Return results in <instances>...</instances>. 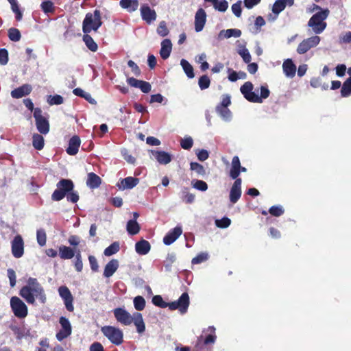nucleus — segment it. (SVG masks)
Instances as JSON below:
<instances>
[{
    "mask_svg": "<svg viewBox=\"0 0 351 351\" xmlns=\"http://www.w3.org/2000/svg\"><path fill=\"white\" fill-rule=\"evenodd\" d=\"M19 295L29 304H34L36 300H38L41 304H45L47 302V296L43 287L34 278L30 277L27 279V284L21 289Z\"/></svg>",
    "mask_w": 351,
    "mask_h": 351,
    "instance_id": "nucleus-1",
    "label": "nucleus"
},
{
    "mask_svg": "<svg viewBox=\"0 0 351 351\" xmlns=\"http://www.w3.org/2000/svg\"><path fill=\"white\" fill-rule=\"evenodd\" d=\"M254 86L252 82H246L241 86L240 90L244 97L250 102L262 103L263 100L269 96V90L266 86L261 87V95L253 91Z\"/></svg>",
    "mask_w": 351,
    "mask_h": 351,
    "instance_id": "nucleus-2",
    "label": "nucleus"
},
{
    "mask_svg": "<svg viewBox=\"0 0 351 351\" xmlns=\"http://www.w3.org/2000/svg\"><path fill=\"white\" fill-rule=\"evenodd\" d=\"M101 25L100 11L95 10L93 13L88 12L86 14L82 23V31L84 34H88L91 31L97 32Z\"/></svg>",
    "mask_w": 351,
    "mask_h": 351,
    "instance_id": "nucleus-3",
    "label": "nucleus"
},
{
    "mask_svg": "<svg viewBox=\"0 0 351 351\" xmlns=\"http://www.w3.org/2000/svg\"><path fill=\"white\" fill-rule=\"evenodd\" d=\"M329 10L325 9L313 14L308 22V25L312 28L316 34H321L326 27V23L324 21L328 16Z\"/></svg>",
    "mask_w": 351,
    "mask_h": 351,
    "instance_id": "nucleus-4",
    "label": "nucleus"
},
{
    "mask_svg": "<svg viewBox=\"0 0 351 351\" xmlns=\"http://www.w3.org/2000/svg\"><path fill=\"white\" fill-rule=\"evenodd\" d=\"M103 335L113 344L119 346L123 342V331L119 328L105 326L101 328Z\"/></svg>",
    "mask_w": 351,
    "mask_h": 351,
    "instance_id": "nucleus-5",
    "label": "nucleus"
},
{
    "mask_svg": "<svg viewBox=\"0 0 351 351\" xmlns=\"http://www.w3.org/2000/svg\"><path fill=\"white\" fill-rule=\"evenodd\" d=\"M10 307L14 315L20 319H23L28 314L27 305L18 297L13 296L10 299Z\"/></svg>",
    "mask_w": 351,
    "mask_h": 351,
    "instance_id": "nucleus-6",
    "label": "nucleus"
},
{
    "mask_svg": "<svg viewBox=\"0 0 351 351\" xmlns=\"http://www.w3.org/2000/svg\"><path fill=\"white\" fill-rule=\"evenodd\" d=\"M320 42V37L313 36L312 37L304 39L298 46L297 52L299 54H304L311 49L315 47Z\"/></svg>",
    "mask_w": 351,
    "mask_h": 351,
    "instance_id": "nucleus-7",
    "label": "nucleus"
},
{
    "mask_svg": "<svg viewBox=\"0 0 351 351\" xmlns=\"http://www.w3.org/2000/svg\"><path fill=\"white\" fill-rule=\"evenodd\" d=\"M34 117L37 130L43 134H47L49 131V124L47 119L42 115V110L40 108L34 109Z\"/></svg>",
    "mask_w": 351,
    "mask_h": 351,
    "instance_id": "nucleus-8",
    "label": "nucleus"
},
{
    "mask_svg": "<svg viewBox=\"0 0 351 351\" xmlns=\"http://www.w3.org/2000/svg\"><path fill=\"white\" fill-rule=\"evenodd\" d=\"M167 305L171 310L178 309L180 312L183 314L186 312L189 305V295L186 293H184L181 295L178 301L167 303Z\"/></svg>",
    "mask_w": 351,
    "mask_h": 351,
    "instance_id": "nucleus-9",
    "label": "nucleus"
},
{
    "mask_svg": "<svg viewBox=\"0 0 351 351\" xmlns=\"http://www.w3.org/2000/svg\"><path fill=\"white\" fill-rule=\"evenodd\" d=\"M58 293L64 301L66 310L69 312H73L74 311L73 305V297L69 288L66 286H60L58 288Z\"/></svg>",
    "mask_w": 351,
    "mask_h": 351,
    "instance_id": "nucleus-10",
    "label": "nucleus"
},
{
    "mask_svg": "<svg viewBox=\"0 0 351 351\" xmlns=\"http://www.w3.org/2000/svg\"><path fill=\"white\" fill-rule=\"evenodd\" d=\"M113 313L117 321L121 324L128 326L132 323V315L128 313L125 309L117 308L114 309Z\"/></svg>",
    "mask_w": 351,
    "mask_h": 351,
    "instance_id": "nucleus-11",
    "label": "nucleus"
},
{
    "mask_svg": "<svg viewBox=\"0 0 351 351\" xmlns=\"http://www.w3.org/2000/svg\"><path fill=\"white\" fill-rule=\"evenodd\" d=\"M61 329L56 334V338L59 341H62L71 334V326L68 319L64 317L60 318Z\"/></svg>",
    "mask_w": 351,
    "mask_h": 351,
    "instance_id": "nucleus-12",
    "label": "nucleus"
},
{
    "mask_svg": "<svg viewBox=\"0 0 351 351\" xmlns=\"http://www.w3.org/2000/svg\"><path fill=\"white\" fill-rule=\"evenodd\" d=\"M12 253L15 258H21L24 253V242L20 235L16 236L12 241Z\"/></svg>",
    "mask_w": 351,
    "mask_h": 351,
    "instance_id": "nucleus-13",
    "label": "nucleus"
},
{
    "mask_svg": "<svg viewBox=\"0 0 351 351\" xmlns=\"http://www.w3.org/2000/svg\"><path fill=\"white\" fill-rule=\"evenodd\" d=\"M127 83L132 87L139 88L144 93H147L151 90L152 86L149 82L132 77L127 79Z\"/></svg>",
    "mask_w": 351,
    "mask_h": 351,
    "instance_id": "nucleus-14",
    "label": "nucleus"
},
{
    "mask_svg": "<svg viewBox=\"0 0 351 351\" xmlns=\"http://www.w3.org/2000/svg\"><path fill=\"white\" fill-rule=\"evenodd\" d=\"M241 195V180L237 179L230 192V200L232 204H235Z\"/></svg>",
    "mask_w": 351,
    "mask_h": 351,
    "instance_id": "nucleus-15",
    "label": "nucleus"
},
{
    "mask_svg": "<svg viewBox=\"0 0 351 351\" xmlns=\"http://www.w3.org/2000/svg\"><path fill=\"white\" fill-rule=\"evenodd\" d=\"M206 14L202 8H199L195 16V29L197 32H201L206 23Z\"/></svg>",
    "mask_w": 351,
    "mask_h": 351,
    "instance_id": "nucleus-16",
    "label": "nucleus"
},
{
    "mask_svg": "<svg viewBox=\"0 0 351 351\" xmlns=\"http://www.w3.org/2000/svg\"><path fill=\"white\" fill-rule=\"evenodd\" d=\"M141 14L142 19L147 23H151L156 19V12L151 9L147 5H143L141 8Z\"/></svg>",
    "mask_w": 351,
    "mask_h": 351,
    "instance_id": "nucleus-17",
    "label": "nucleus"
},
{
    "mask_svg": "<svg viewBox=\"0 0 351 351\" xmlns=\"http://www.w3.org/2000/svg\"><path fill=\"white\" fill-rule=\"evenodd\" d=\"M182 233L180 226H177L170 230L163 238V242L165 245H171L173 243Z\"/></svg>",
    "mask_w": 351,
    "mask_h": 351,
    "instance_id": "nucleus-18",
    "label": "nucleus"
},
{
    "mask_svg": "<svg viewBox=\"0 0 351 351\" xmlns=\"http://www.w3.org/2000/svg\"><path fill=\"white\" fill-rule=\"evenodd\" d=\"M139 182L138 178L134 177H127L122 179L118 184L117 186L121 190L130 189L136 186Z\"/></svg>",
    "mask_w": 351,
    "mask_h": 351,
    "instance_id": "nucleus-19",
    "label": "nucleus"
},
{
    "mask_svg": "<svg viewBox=\"0 0 351 351\" xmlns=\"http://www.w3.org/2000/svg\"><path fill=\"white\" fill-rule=\"evenodd\" d=\"M32 90L31 85L23 84V86L15 88L11 92V96L15 99H19L28 95Z\"/></svg>",
    "mask_w": 351,
    "mask_h": 351,
    "instance_id": "nucleus-20",
    "label": "nucleus"
},
{
    "mask_svg": "<svg viewBox=\"0 0 351 351\" xmlns=\"http://www.w3.org/2000/svg\"><path fill=\"white\" fill-rule=\"evenodd\" d=\"M132 323L136 326V331L139 334H142L145 330V324L143 319V316L140 313H134L132 315Z\"/></svg>",
    "mask_w": 351,
    "mask_h": 351,
    "instance_id": "nucleus-21",
    "label": "nucleus"
},
{
    "mask_svg": "<svg viewBox=\"0 0 351 351\" xmlns=\"http://www.w3.org/2000/svg\"><path fill=\"white\" fill-rule=\"evenodd\" d=\"M282 69L285 75L287 77H293L295 75L296 66L293 64L292 60L287 59L282 64Z\"/></svg>",
    "mask_w": 351,
    "mask_h": 351,
    "instance_id": "nucleus-22",
    "label": "nucleus"
},
{
    "mask_svg": "<svg viewBox=\"0 0 351 351\" xmlns=\"http://www.w3.org/2000/svg\"><path fill=\"white\" fill-rule=\"evenodd\" d=\"M80 143V138L77 136H73L69 140V146L66 149L67 154L71 156L75 155L78 152Z\"/></svg>",
    "mask_w": 351,
    "mask_h": 351,
    "instance_id": "nucleus-23",
    "label": "nucleus"
},
{
    "mask_svg": "<svg viewBox=\"0 0 351 351\" xmlns=\"http://www.w3.org/2000/svg\"><path fill=\"white\" fill-rule=\"evenodd\" d=\"M152 153L161 165H167L171 161V156L164 151H152Z\"/></svg>",
    "mask_w": 351,
    "mask_h": 351,
    "instance_id": "nucleus-24",
    "label": "nucleus"
},
{
    "mask_svg": "<svg viewBox=\"0 0 351 351\" xmlns=\"http://www.w3.org/2000/svg\"><path fill=\"white\" fill-rule=\"evenodd\" d=\"M241 35V31L238 29H228L221 30L218 34V39L230 38L231 37L239 38Z\"/></svg>",
    "mask_w": 351,
    "mask_h": 351,
    "instance_id": "nucleus-25",
    "label": "nucleus"
},
{
    "mask_svg": "<svg viewBox=\"0 0 351 351\" xmlns=\"http://www.w3.org/2000/svg\"><path fill=\"white\" fill-rule=\"evenodd\" d=\"M172 49V44L169 39H165L161 43V49L160 51V56L162 59H167L169 57Z\"/></svg>",
    "mask_w": 351,
    "mask_h": 351,
    "instance_id": "nucleus-26",
    "label": "nucleus"
},
{
    "mask_svg": "<svg viewBox=\"0 0 351 351\" xmlns=\"http://www.w3.org/2000/svg\"><path fill=\"white\" fill-rule=\"evenodd\" d=\"M119 267V262L116 259H112L107 263L104 268V276L106 278L112 276Z\"/></svg>",
    "mask_w": 351,
    "mask_h": 351,
    "instance_id": "nucleus-27",
    "label": "nucleus"
},
{
    "mask_svg": "<svg viewBox=\"0 0 351 351\" xmlns=\"http://www.w3.org/2000/svg\"><path fill=\"white\" fill-rule=\"evenodd\" d=\"M241 168L240 160L238 156H234L232 160V167L230 171V176L232 179H238L237 177L240 174V169Z\"/></svg>",
    "mask_w": 351,
    "mask_h": 351,
    "instance_id": "nucleus-28",
    "label": "nucleus"
},
{
    "mask_svg": "<svg viewBox=\"0 0 351 351\" xmlns=\"http://www.w3.org/2000/svg\"><path fill=\"white\" fill-rule=\"evenodd\" d=\"M151 249L149 243L144 239L137 242L135 245L136 252L141 255L147 254Z\"/></svg>",
    "mask_w": 351,
    "mask_h": 351,
    "instance_id": "nucleus-29",
    "label": "nucleus"
},
{
    "mask_svg": "<svg viewBox=\"0 0 351 351\" xmlns=\"http://www.w3.org/2000/svg\"><path fill=\"white\" fill-rule=\"evenodd\" d=\"M101 183V178L95 173H89L86 180V185L90 189L98 188Z\"/></svg>",
    "mask_w": 351,
    "mask_h": 351,
    "instance_id": "nucleus-30",
    "label": "nucleus"
},
{
    "mask_svg": "<svg viewBox=\"0 0 351 351\" xmlns=\"http://www.w3.org/2000/svg\"><path fill=\"white\" fill-rule=\"evenodd\" d=\"M120 5L123 8L131 12L138 9V0H121Z\"/></svg>",
    "mask_w": 351,
    "mask_h": 351,
    "instance_id": "nucleus-31",
    "label": "nucleus"
},
{
    "mask_svg": "<svg viewBox=\"0 0 351 351\" xmlns=\"http://www.w3.org/2000/svg\"><path fill=\"white\" fill-rule=\"evenodd\" d=\"M59 256L62 259H71L75 256V252L71 247L62 245L59 247Z\"/></svg>",
    "mask_w": 351,
    "mask_h": 351,
    "instance_id": "nucleus-32",
    "label": "nucleus"
},
{
    "mask_svg": "<svg viewBox=\"0 0 351 351\" xmlns=\"http://www.w3.org/2000/svg\"><path fill=\"white\" fill-rule=\"evenodd\" d=\"M57 187L65 193L71 192L73 189V183L70 180L62 179L57 184Z\"/></svg>",
    "mask_w": 351,
    "mask_h": 351,
    "instance_id": "nucleus-33",
    "label": "nucleus"
},
{
    "mask_svg": "<svg viewBox=\"0 0 351 351\" xmlns=\"http://www.w3.org/2000/svg\"><path fill=\"white\" fill-rule=\"evenodd\" d=\"M73 92L75 95L84 98L87 101H88L91 104H97L96 101L91 97L90 94L87 92H85L82 88H75Z\"/></svg>",
    "mask_w": 351,
    "mask_h": 351,
    "instance_id": "nucleus-34",
    "label": "nucleus"
},
{
    "mask_svg": "<svg viewBox=\"0 0 351 351\" xmlns=\"http://www.w3.org/2000/svg\"><path fill=\"white\" fill-rule=\"evenodd\" d=\"M180 64L183 68L186 75L188 76V77H194L195 75L193 73V68L188 61H186L184 59H182L180 61Z\"/></svg>",
    "mask_w": 351,
    "mask_h": 351,
    "instance_id": "nucleus-35",
    "label": "nucleus"
},
{
    "mask_svg": "<svg viewBox=\"0 0 351 351\" xmlns=\"http://www.w3.org/2000/svg\"><path fill=\"white\" fill-rule=\"evenodd\" d=\"M140 230V226L136 220H129L127 223V231L132 235L136 234Z\"/></svg>",
    "mask_w": 351,
    "mask_h": 351,
    "instance_id": "nucleus-36",
    "label": "nucleus"
},
{
    "mask_svg": "<svg viewBox=\"0 0 351 351\" xmlns=\"http://www.w3.org/2000/svg\"><path fill=\"white\" fill-rule=\"evenodd\" d=\"M32 144L36 149L41 150L44 147V138L38 134H34L32 136Z\"/></svg>",
    "mask_w": 351,
    "mask_h": 351,
    "instance_id": "nucleus-37",
    "label": "nucleus"
},
{
    "mask_svg": "<svg viewBox=\"0 0 351 351\" xmlns=\"http://www.w3.org/2000/svg\"><path fill=\"white\" fill-rule=\"evenodd\" d=\"M83 40L85 43L86 47L92 51H96L97 50V45L93 40L92 37L88 34H85L83 36Z\"/></svg>",
    "mask_w": 351,
    "mask_h": 351,
    "instance_id": "nucleus-38",
    "label": "nucleus"
},
{
    "mask_svg": "<svg viewBox=\"0 0 351 351\" xmlns=\"http://www.w3.org/2000/svg\"><path fill=\"white\" fill-rule=\"evenodd\" d=\"M341 93L343 97H348L351 95V76L343 82Z\"/></svg>",
    "mask_w": 351,
    "mask_h": 351,
    "instance_id": "nucleus-39",
    "label": "nucleus"
},
{
    "mask_svg": "<svg viewBox=\"0 0 351 351\" xmlns=\"http://www.w3.org/2000/svg\"><path fill=\"white\" fill-rule=\"evenodd\" d=\"M286 7V0H277L272 8L273 12L278 16Z\"/></svg>",
    "mask_w": 351,
    "mask_h": 351,
    "instance_id": "nucleus-40",
    "label": "nucleus"
},
{
    "mask_svg": "<svg viewBox=\"0 0 351 351\" xmlns=\"http://www.w3.org/2000/svg\"><path fill=\"white\" fill-rule=\"evenodd\" d=\"M119 250V244L117 242H114L105 249L104 254L106 256H110L118 252Z\"/></svg>",
    "mask_w": 351,
    "mask_h": 351,
    "instance_id": "nucleus-41",
    "label": "nucleus"
},
{
    "mask_svg": "<svg viewBox=\"0 0 351 351\" xmlns=\"http://www.w3.org/2000/svg\"><path fill=\"white\" fill-rule=\"evenodd\" d=\"M238 53L241 56L245 63H250L252 59L249 51L245 47H241L238 49Z\"/></svg>",
    "mask_w": 351,
    "mask_h": 351,
    "instance_id": "nucleus-42",
    "label": "nucleus"
},
{
    "mask_svg": "<svg viewBox=\"0 0 351 351\" xmlns=\"http://www.w3.org/2000/svg\"><path fill=\"white\" fill-rule=\"evenodd\" d=\"M190 168L192 171H195L198 175L204 176L206 174V171H205L204 167L202 165H200L197 162H191Z\"/></svg>",
    "mask_w": 351,
    "mask_h": 351,
    "instance_id": "nucleus-43",
    "label": "nucleus"
},
{
    "mask_svg": "<svg viewBox=\"0 0 351 351\" xmlns=\"http://www.w3.org/2000/svg\"><path fill=\"white\" fill-rule=\"evenodd\" d=\"M37 242L40 246H44L46 244L47 236L46 232L43 229L37 230L36 233Z\"/></svg>",
    "mask_w": 351,
    "mask_h": 351,
    "instance_id": "nucleus-44",
    "label": "nucleus"
},
{
    "mask_svg": "<svg viewBox=\"0 0 351 351\" xmlns=\"http://www.w3.org/2000/svg\"><path fill=\"white\" fill-rule=\"evenodd\" d=\"M217 112L226 120H228L231 117V112L227 107L217 106Z\"/></svg>",
    "mask_w": 351,
    "mask_h": 351,
    "instance_id": "nucleus-45",
    "label": "nucleus"
},
{
    "mask_svg": "<svg viewBox=\"0 0 351 351\" xmlns=\"http://www.w3.org/2000/svg\"><path fill=\"white\" fill-rule=\"evenodd\" d=\"M9 38L12 41L17 42L21 39V33L18 29L10 28L8 31Z\"/></svg>",
    "mask_w": 351,
    "mask_h": 351,
    "instance_id": "nucleus-46",
    "label": "nucleus"
},
{
    "mask_svg": "<svg viewBox=\"0 0 351 351\" xmlns=\"http://www.w3.org/2000/svg\"><path fill=\"white\" fill-rule=\"evenodd\" d=\"M134 305L137 311H142L145 306V300L141 296H136L134 299Z\"/></svg>",
    "mask_w": 351,
    "mask_h": 351,
    "instance_id": "nucleus-47",
    "label": "nucleus"
},
{
    "mask_svg": "<svg viewBox=\"0 0 351 351\" xmlns=\"http://www.w3.org/2000/svg\"><path fill=\"white\" fill-rule=\"evenodd\" d=\"M210 80L207 75H203L199 77L198 84L202 90L208 88L210 86Z\"/></svg>",
    "mask_w": 351,
    "mask_h": 351,
    "instance_id": "nucleus-48",
    "label": "nucleus"
},
{
    "mask_svg": "<svg viewBox=\"0 0 351 351\" xmlns=\"http://www.w3.org/2000/svg\"><path fill=\"white\" fill-rule=\"evenodd\" d=\"M41 8L43 10V12L46 14L51 13L54 11L53 3L50 1H43L41 3Z\"/></svg>",
    "mask_w": 351,
    "mask_h": 351,
    "instance_id": "nucleus-49",
    "label": "nucleus"
},
{
    "mask_svg": "<svg viewBox=\"0 0 351 351\" xmlns=\"http://www.w3.org/2000/svg\"><path fill=\"white\" fill-rule=\"evenodd\" d=\"M214 8L220 12H225L228 8V3L226 0L216 1H215Z\"/></svg>",
    "mask_w": 351,
    "mask_h": 351,
    "instance_id": "nucleus-50",
    "label": "nucleus"
},
{
    "mask_svg": "<svg viewBox=\"0 0 351 351\" xmlns=\"http://www.w3.org/2000/svg\"><path fill=\"white\" fill-rule=\"evenodd\" d=\"M193 186L201 191H205L208 189L207 184L202 180H195L192 182Z\"/></svg>",
    "mask_w": 351,
    "mask_h": 351,
    "instance_id": "nucleus-51",
    "label": "nucleus"
},
{
    "mask_svg": "<svg viewBox=\"0 0 351 351\" xmlns=\"http://www.w3.org/2000/svg\"><path fill=\"white\" fill-rule=\"evenodd\" d=\"M157 33L162 37L167 36L169 34V29L165 21H161L159 23V25L157 28Z\"/></svg>",
    "mask_w": 351,
    "mask_h": 351,
    "instance_id": "nucleus-52",
    "label": "nucleus"
},
{
    "mask_svg": "<svg viewBox=\"0 0 351 351\" xmlns=\"http://www.w3.org/2000/svg\"><path fill=\"white\" fill-rule=\"evenodd\" d=\"M63 97L58 95L49 96L47 100L50 105H60L63 103Z\"/></svg>",
    "mask_w": 351,
    "mask_h": 351,
    "instance_id": "nucleus-53",
    "label": "nucleus"
},
{
    "mask_svg": "<svg viewBox=\"0 0 351 351\" xmlns=\"http://www.w3.org/2000/svg\"><path fill=\"white\" fill-rule=\"evenodd\" d=\"M66 194L63 191L57 187L51 195V199L53 201H60L64 197Z\"/></svg>",
    "mask_w": 351,
    "mask_h": 351,
    "instance_id": "nucleus-54",
    "label": "nucleus"
},
{
    "mask_svg": "<svg viewBox=\"0 0 351 351\" xmlns=\"http://www.w3.org/2000/svg\"><path fill=\"white\" fill-rule=\"evenodd\" d=\"M231 221L228 217H223L221 219H217L215 221V224L219 228H227L230 225Z\"/></svg>",
    "mask_w": 351,
    "mask_h": 351,
    "instance_id": "nucleus-55",
    "label": "nucleus"
},
{
    "mask_svg": "<svg viewBox=\"0 0 351 351\" xmlns=\"http://www.w3.org/2000/svg\"><path fill=\"white\" fill-rule=\"evenodd\" d=\"M152 302L154 305L161 308L167 307V303L163 301V299L160 295L154 296L152 298Z\"/></svg>",
    "mask_w": 351,
    "mask_h": 351,
    "instance_id": "nucleus-56",
    "label": "nucleus"
},
{
    "mask_svg": "<svg viewBox=\"0 0 351 351\" xmlns=\"http://www.w3.org/2000/svg\"><path fill=\"white\" fill-rule=\"evenodd\" d=\"M208 255L207 253H201L192 259L193 264H199L208 259Z\"/></svg>",
    "mask_w": 351,
    "mask_h": 351,
    "instance_id": "nucleus-57",
    "label": "nucleus"
},
{
    "mask_svg": "<svg viewBox=\"0 0 351 351\" xmlns=\"http://www.w3.org/2000/svg\"><path fill=\"white\" fill-rule=\"evenodd\" d=\"M232 11L236 16L240 17L242 12L241 1H238L236 3H234L232 5Z\"/></svg>",
    "mask_w": 351,
    "mask_h": 351,
    "instance_id": "nucleus-58",
    "label": "nucleus"
},
{
    "mask_svg": "<svg viewBox=\"0 0 351 351\" xmlns=\"http://www.w3.org/2000/svg\"><path fill=\"white\" fill-rule=\"evenodd\" d=\"M8 62V53L5 49H0V64L5 65Z\"/></svg>",
    "mask_w": 351,
    "mask_h": 351,
    "instance_id": "nucleus-59",
    "label": "nucleus"
},
{
    "mask_svg": "<svg viewBox=\"0 0 351 351\" xmlns=\"http://www.w3.org/2000/svg\"><path fill=\"white\" fill-rule=\"evenodd\" d=\"M193 139L191 137L185 138L181 141V146L184 149H189L193 146Z\"/></svg>",
    "mask_w": 351,
    "mask_h": 351,
    "instance_id": "nucleus-60",
    "label": "nucleus"
},
{
    "mask_svg": "<svg viewBox=\"0 0 351 351\" xmlns=\"http://www.w3.org/2000/svg\"><path fill=\"white\" fill-rule=\"evenodd\" d=\"M75 267L78 272H80L83 268V263L80 252L77 253L75 256Z\"/></svg>",
    "mask_w": 351,
    "mask_h": 351,
    "instance_id": "nucleus-61",
    "label": "nucleus"
},
{
    "mask_svg": "<svg viewBox=\"0 0 351 351\" xmlns=\"http://www.w3.org/2000/svg\"><path fill=\"white\" fill-rule=\"evenodd\" d=\"M284 210L281 206H272L269 209V213L275 217H279L282 215Z\"/></svg>",
    "mask_w": 351,
    "mask_h": 351,
    "instance_id": "nucleus-62",
    "label": "nucleus"
},
{
    "mask_svg": "<svg viewBox=\"0 0 351 351\" xmlns=\"http://www.w3.org/2000/svg\"><path fill=\"white\" fill-rule=\"evenodd\" d=\"M8 276L10 279V286L14 287L16 285V274L15 271L12 269H8Z\"/></svg>",
    "mask_w": 351,
    "mask_h": 351,
    "instance_id": "nucleus-63",
    "label": "nucleus"
},
{
    "mask_svg": "<svg viewBox=\"0 0 351 351\" xmlns=\"http://www.w3.org/2000/svg\"><path fill=\"white\" fill-rule=\"evenodd\" d=\"M128 66L131 68L134 74L136 76L140 75L141 70L137 64L132 60H129L128 62Z\"/></svg>",
    "mask_w": 351,
    "mask_h": 351,
    "instance_id": "nucleus-64",
    "label": "nucleus"
}]
</instances>
